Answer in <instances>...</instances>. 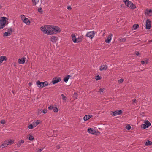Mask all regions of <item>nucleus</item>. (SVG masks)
<instances>
[{
    "mask_svg": "<svg viewBox=\"0 0 152 152\" xmlns=\"http://www.w3.org/2000/svg\"><path fill=\"white\" fill-rule=\"evenodd\" d=\"M38 11L41 14H42L43 13V11L42 9L41 8H39L38 9Z\"/></svg>",
    "mask_w": 152,
    "mask_h": 152,
    "instance_id": "obj_32",
    "label": "nucleus"
},
{
    "mask_svg": "<svg viewBox=\"0 0 152 152\" xmlns=\"http://www.w3.org/2000/svg\"><path fill=\"white\" fill-rule=\"evenodd\" d=\"M44 148H40L41 149H42V151L43 150V149Z\"/></svg>",
    "mask_w": 152,
    "mask_h": 152,
    "instance_id": "obj_56",
    "label": "nucleus"
},
{
    "mask_svg": "<svg viewBox=\"0 0 152 152\" xmlns=\"http://www.w3.org/2000/svg\"><path fill=\"white\" fill-rule=\"evenodd\" d=\"M14 152H17V151H15Z\"/></svg>",
    "mask_w": 152,
    "mask_h": 152,
    "instance_id": "obj_58",
    "label": "nucleus"
},
{
    "mask_svg": "<svg viewBox=\"0 0 152 152\" xmlns=\"http://www.w3.org/2000/svg\"><path fill=\"white\" fill-rule=\"evenodd\" d=\"M24 141L23 140H21L19 141L16 144V145L18 147H20L21 145V144L24 143Z\"/></svg>",
    "mask_w": 152,
    "mask_h": 152,
    "instance_id": "obj_19",
    "label": "nucleus"
},
{
    "mask_svg": "<svg viewBox=\"0 0 152 152\" xmlns=\"http://www.w3.org/2000/svg\"><path fill=\"white\" fill-rule=\"evenodd\" d=\"M42 151V149H38L37 152H41Z\"/></svg>",
    "mask_w": 152,
    "mask_h": 152,
    "instance_id": "obj_51",
    "label": "nucleus"
},
{
    "mask_svg": "<svg viewBox=\"0 0 152 152\" xmlns=\"http://www.w3.org/2000/svg\"><path fill=\"white\" fill-rule=\"evenodd\" d=\"M151 125V123L148 120L145 121V124L141 125V127L143 129L148 128Z\"/></svg>",
    "mask_w": 152,
    "mask_h": 152,
    "instance_id": "obj_5",
    "label": "nucleus"
},
{
    "mask_svg": "<svg viewBox=\"0 0 152 152\" xmlns=\"http://www.w3.org/2000/svg\"><path fill=\"white\" fill-rule=\"evenodd\" d=\"M77 94L76 93H75L74 94L73 97L74 98V99H77Z\"/></svg>",
    "mask_w": 152,
    "mask_h": 152,
    "instance_id": "obj_31",
    "label": "nucleus"
},
{
    "mask_svg": "<svg viewBox=\"0 0 152 152\" xmlns=\"http://www.w3.org/2000/svg\"><path fill=\"white\" fill-rule=\"evenodd\" d=\"M56 147L58 149H59L60 148V146L59 145L57 146Z\"/></svg>",
    "mask_w": 152,
    "mask_h": 152,
    "instance_id": "obj_52",
    "label": "nucleus"
},
{
    "mask_svg": "<svg viewBox=\"0 0 152 152\" xmlns=\"http://www.w3.org/2000/svg\"><path fill=\"white\" fill-rule=\"evenodd\" d=\"M41 30L44 33L49 35V34H48L49 31L48 30H49V29L48 28L47 26H44V27H41Z\"/></svg>",
    "mask_w": 152,
    "mask_h": 152,
    "instance_id": "obj_6",
    "label": "nucleus"
},
{
    "mask_svg": "<svg viewBox=\"0 0 152 152\" xmlns=\"http://www.w3.org/2000/svg\"><path fill=\"white\" fill-rule=\"evenodd\" d=\"M58 38L56 37L53 36L51 38V41L53 42H56Z\"/></svg>",
    "mask_w": 152,
    "mask_h": 152,
    "instance_id": "obj_16",
    "label": "nucleus"
},
{
    "mask_svg": "<svg viewBox=\"0 0 152 152\" xmlns=\"http://www.w3.org/2000/svg\"><path fill=\"white\" fill-rule=\"evenodd\" d=\"M145 63V62L144 61H141V63L142 64H144Z\"/></svg>",
    "mask_w": 152,
    "mask_h": 152,
    "instance_id": "obj_50",
    "label": "nucleus"
},
{
    "mask_svg": "<svg viewBox=\"0 0 152 152\" xmlns=\"http://www.w3.org/2000/svg\"><path fill=\"white\" fill-rule=\"evenodd\" d=\"M4 35L5 36H8L10 35H11L10 34V33L7 32H6L4 34Z\"/></svg>",
    "mask_w": 152,
    "mask_h": 152,
    "instance_id": "obj_37",
    "label": "nucleus"
},
{
    "mask_svg": "<svg viewBox=\"0 0 152 152\" xmlns=\"http://www.w3.org/2000/svg\"><path fill=\"white\" fill-rule=\"evenodd\" d=\"M121 41L122 42H125L126 41V39L125 38H123L121 39Z\"/></svg>",
    "mask_w": 152,
    "mask_h": 152,
    "instance_id": "obj_49",
    "label": "nucleus"
},
{
    "mask_svg": "<svg viewBox=\"0 0 152 152\" xmlns=\"http://www.w3.org/2000/svg\"><path fill=\"white\" fill-rule=\"evenodd\" d=\"M147 63H148L147 62H146V64H147Z\"/></svg>",
    "mask_w": 152,
    "mask_h": 152,
    "instance_id": "obj_57",
    "label": "nucleus"
},
{
    "mask_svg": "<svg viewBox=\"0 0 152 152\" xmlns=\"http://www.w3.org/2000/svg\"><path fill=\"white\" fill-rule=\"evenodd\" d=\"M135 54L137 56H138L140 54V53L138 51H136L135 52Z\"/></svg>",
    "mask_w": 152,
    "mask_h": 152,
    "instance_id": "obj_47",
    "label": "nucleus"
},
{
    "mask_svg": "<svg viewBox=\"0 0 152 152\" xmlns=\"http://www.w3.org/2000/svg\"><path fill=\"white\" fill-rule=\"evenodd\" d=\"M67 9L69 10H70L71 9V8L70 6H69L67 7Z\"/></svg>",
    "mask_w": 152,
    "mask_h": 152,
    "instance_id": "obj_48",
    "label": "nucleus"
},
{
    "mask_svg": "<svg viewBox=\"0 0 152 152\" xmlns=\"http://www.w3.org/2000/svg\"><path fill=\"white\" fill-rule=\"evenodd\" d=\"M39 124V120H37L36 122H34L32 123V124L35 127L36 126Z\"/></svg>",
    "mask_w": 152,
    "mask_h": 152,
    "instance_id": "obj_24",
    "label": "nucleus"
},
{
    "mask_svg": "<svg viewBox=\"0 0 152 152\" xmlns=\"http://www.w3.org/2000/svg\"><path fill=\"white\" fill-rule=\"evenodd\" d=\"M132 101L133 102V103H136L137 102V101L135 99H133Z\"/></svg>",
    "mask_w": 152,
    "mask_h": 152,
    "instance_id": "obj_46",
    "label": "nucleus"
},
{
    "mask_svg": "<svg viewBox=\"0 0 152 152\" xmlns=\"http://www.w3.org/2000/svg\"><path fill=\"white\" fill-rule=\"evenodd\" d=\"M87 131L88 132L91 133L92 134H95V133H96V131L95 130H93L91 128L88 129Z\"/></svg>",
    "mask_w": 152,
    "mask_h": 152,
    "instance_id": "obj_18",
    "label": "nucleus"
},
{
    "mask_svg": "<svg viewBox=\"0 0 152 152\" xmlns=\"http://www.w3.org/2000/svg\"><path fill=\"white\" fill-rule=\"evenodd\" d=\"M47 27L49 29L48 34H49V35L56 34L61 31V29L58 26L47 25Z\"/></svg>",
    "mask_w": 152,
    "mask_h": 152,
    "instance_id": "obj_1",
    "label": "nucleus"
},
{
    "mask_svg": "<svg viewBox=\"0 0 152 152\" xmlns=\"http://www.w3.org/2000/svg\"><path fill=\"white\" fill-rule=\"evenodd\" d=\"M139 25L138 24H135L133 26V28L134 30L136 29L137 28H139Z\"/></svg>",
    "mask_w": 152,
    "mask_h": 152,
    "instance_id": "obj_26",
    "label": "nucleus"
},
{
    "mask_svg": "<svg viewBox=\"0 0 152 152\" xmlns=\"http://www.w3.org/2000/svg\"><path fill=\"white\" fill-rule=\"evenodd\" d=\"M23 21L27 25H29L30 23L28 19L26 18H24Z\"/></svg>",
    "mask_w": 152,
    "mask_h": 152,
    "instance_id": "obj_21",
    "label": "nucleus"
},
{
    "mask_svg": "<svg viewBox=\"0 0 152 152\" xmlns=\"http://www.w3.org/2000/svg\"><path fill=\"white\" fill-rule=\"evenodd\" d=\"M104 88H100L99 89V92H103L104 91Z\"/></svg>",
    "mask_w": 152,
    "mask_h": 152,
    "instance_id": "obj_42",
    "label": "nucleus"
},
{
    "mask_svg": "<svg viewBox=\"0 0 152 152\" xmlns=\"http://www.w3.org/2000/svg\"><path fill=\"white\" fill-rule=\"evenodd\" d=\"M93 116L92 115H86L83 118L84 120L85 121H87L91 117H92Z\"/></svg>",
    "mask_w": 152,
    "mask_h": 152,
    "instance_id": "obj_14",
    "label": "nucleus"
},
{
    "mask_svg": "<svg viewBox=\"0 0 152 152\" xmlns=\"http://www.w3.org/2000/svg\"><path fill=\"white\" fill-rule=\"evenodd\" d=\"M107 67L106 64H103L101 65L99 70L100 71L106 70L107 69Z\"/></svg>",
    "mask_w": 152,
    "mask_h": 152,
    "instance_id": "obj_12",
    "label": "nucleus"
},
{
    "mask_svg": "<svg viewBox=\"0 0 152 152\" xmlns=\"http://www.w3.org/2000/svg\"><path fill=\"white\" fill-rule=\"evenodd\" d=\"M7 58L5 56H2L0 57V64L4 60H7Z\"/></svg>",
    "mask_w": 152,
    "mask_h": 152,
    "instance_id": "obj_20",
    "label": "nucleus"
},
{
    "mask_svg": "<svg viewBox=\"0 0 152 152\" xmlns=\"http://www.w3.org/2000/svg\"><path fill=\"white\" fill-rule=\"evenodd\" d=\"M0 123L2 124H4L5 123V121L4 120H2L1 121Z\"/></svg>",
    "mask_w": 152,
    "mask_h": 152,
    "instance_id": "obj_44",
    "label": "nucleus"
},
{
    "mask_svg": "<svg viewBox=\"0 0 152 152\" xmlns=\"http://www.w3.org/2000/svg\"><path fill=\"white\" fill-rule=\"evenodd\" d=\"M29 85V86H31L32 84V83L31 82H30L29 83V84H28Z\"/></svg>",
    "mask_w": 152,
    "mask_h": 152,
    "instance_id": "obj_53",
    "label": "nucleus"
},
{
    "mask_svg": "<svg viewBox=\"0 0 152 152\" xmlns=\"http://www.w3.org/2000/svg\"><path fill=\"white\" fill-rule=\"evenodd\" d=\"M123 81L124 80L122 78H121L118 80V83H121L123 82Z\"/></svg>",
    "mask_w": 152,
    "mask_h": 152,
    "instance_id": "obj_40",
    "label": "nucleus"
},
{
    "mask_svg": "<svg viewBox=\"0 0 152 152\" xmlns=\"http://www.w3.org/2000/svg\"><path fill=\"white\" fill-rule=\"evenodd\" d=\"M5 17H2L0 20V29H1L5 26L6 23V19Z\"/></svg>",
    "mask_w": 152,
    "mask_h": 152,
    "instance_id": "obj_4",
    "label": "nucleus"
},
{
    "mask_svg": "<svg viewBox=\"0 0 152 152\" xmlns=\"http://www.w3.org/2000/svg\"><path fill=\"white\" fill-rule=\"evenodd\" d=\"M34 139V137L33 136H31V135H30L29 137V140L30 141H32Z\"/></svg>",
    "mask_w": 152,
    "mask_h": 152,
    "instance_id": "obj_38",
    "label": "nucleus"
},
{
    "mask_svg": "<svg viewBox=\"0 0 152 152\" xmlns=\"http://www.w3.org/2000/svg\"><path fill=\"white\" fill-rule=\"evenodd\" d=\"M72 37V40L75 43H77V38L75 37V35L72 34L71 35Z\"/></svg>",
    "mask_w": 152,
    "mask_h": 152,
    "instance_id": "obj_15",
    "label": "nucleus"
},
{
    "mask_svg": "<svg viewBox=\"0 0 152 152\" xmlns=\"http://www.w3.org/2000/svg\"><path fill=\"white\" fill-rule=\"evenodd\" d=\"M36 83L37 86L40 88L46 86L48 85V82L46 81L44 82H40L39 80H38L37 82Z\"/></svg>",
    "mask_w": 152,
    "mask_h": 152,
    "instance_id": "obj_3",
    "label": "nucleus"
},
{
    "mask_svg": "<svg viewBox=\"0 0 152 152\" xmlns=\"http://www.w3.org/2000/svg\"><path fill=\"white\" fill-rule=\"evenodd\" d=\"M2 7L1 5L0 4V9L2 8Z\"/></svg>",
    "mask_w": 152,
    "mask_h": 152,
    "instance_id": "obj_54",
    "label": "nucleus"
},
{
    "mask_svg": "<svg viewBox=\"0 0 152 152\" xmlns=\"http://www.w3.org/2000/svg\"><path fill=\"white\" fill-rule=\"evenodd\" d=\"M53 106L52 105H50L49 107H48V109L50 110H52V109L53 108Z\"/></svg>",
    "mask_w": 152,
    "mask_h": 152,
    "instance_id": "obj_45",
    "label": "nucleus"
},
{
    "mask_svg": "<svg viewBox=\"0 0 152 152\" xmlns=\"http://www.w3.org/2000/svg\"><path fill=\"white\" fill-rule=\"evenodd\" d=\"M71 77V76L70 75H67L65 77L63 80L65 82H67L68 80L69 79L70 77Z\"/></svg>",
    "mask_w": 152,
    "mask_h": 152,
    "instance_id": "obj_23",
    "label": "nucleus"
},
{
    "mask_svg": "<svg viewBox=\"0 0 152 152\" xmlns=\"http://www.w3.org/2000/svg\"><path fill=\"white\" fill-rule=\"evenodd\" d=\"M113 35L112 34H110L107 37V39L105 40V42L107 43H109L111 39V37Z\"/></svg>",
    "mask_w": 152,
    "mask_h": 152,
    "instance_id": "obj_13",
    "label": "nucleus"
},
{
    "mask_svg": "<svg viewBox=\"0 0 152 152\" xmlns=\"http://www.w3.org/2000/svg\"><path fill=\"white\" fill-rule=\"evenodd\" d=\"M33 124H31L30 125H28V126L29 129H31L33 128Z\"/></svg>",
    "mask_w": 152,
    "mask_h": 152,
    "instance_id": "obj_34",
    "label": "nucleus"
},
{
    "mask_svg": "<svg viewBox=\"0 0 152 152\" xmlns=\"http://www.w3.org/2000/svg\"><path fill=\"white\" fill-rule=\"evenodd\" d=\"M123 1L125 3V4L128 7L131 9H134L136 8V6L135 4L128 0H123Z\"/></svg>",
    "mask_w": 152,
    "mask_h": 152,
    "instance_id": "obj_2",
    "label": "nucleus"
},
{
    "mask_svg": "<svg viewBox=\"0 0 152 152\" xmlns=\"http://www.w3.org/2000/svg\"><path fill=\"white\" fill-rule=\"evenodd\" d=\"M151 22L149 19H148L146 21V28L147 29H150L151 27Z\"/></svg>",
    "mask_w": 152,
    "mask_h": 152,
    "instance_id": "obj_11",
    "label": "nucleus"
},
{
    "mask_svg": "<svg viewBox=\"0 0 152 152\" xmlns=\"http://www.w3.org/2000/svg\"><path fill=\"white\" fill-rule=\"evenodd\" d=\"M61 97L62 99L64 100H66L67 99V98L66 96H65L63 94H62L61 95Z\"/></svg>",
    "mask_w": 152,
    "mask_h": 152,
    "instance_id": "obj_33",
    "label": "nucleus"
},
{
    "mask_svg": "<svg viewBox=\"0 0 152 152\" xmlns=\"http://www.w3.org/2000/svg\"><path fill=\"white\" fill-rule=\"evenodd\" d=\"M126 128L128 130H129L131 129V127L129 125H128L126 127Z\"/></svg>",
    "mask_w": 152,
    "mask_h": 152,
    "instance_id": "obj_39",
    "label": "nucleus"
},
{
    "mask_svg": "<svg viewBox=\"0 0 152 152\" xmlns=\"http://www.w3.org/2000/svg\"><path fill=\"white\" fill-rule=\"evenodd\" d=\"M42 112L43 113L45 114L47 112V110L46 109H43L42 110Z\"/></svg>",
    "mask_w": 152,
    "mask_h": 152,
    "instance_id": "obj_43",
    "label": "nucleus"
},
{
    "mask_svg": "<svg viewBox=\"0 0 152 152\" xmlns=\"http://www.w3.org/2000/svg\"><path fill=\"white\" fill-rule=\"evenodd\" d=\"M82 40V38L81 37H78V38H77V43L81 42Z\"/></svg>",
    "mask_w": 152,
    "mask_h": 152,
    "instance_id": "obj_35",
    "label": "nucleus"
},
{
    "mask_svg": "<svg viewBox=\"0 0 152 152\" xmlns=\"http://www.w3.org/2000/svg\"><path fill=\"white\" fill-rule=\"evenodd\" d=\"M39 0H32V1L33 4V6L36 5L39 1Z\"/></svg>",
    "mask_w": 152,
    "mask_h": 152,
    "instance_id": "obj_27",
    "label": "nucleus"
},
{
    "mask_svg": "<svg viewBox=\"0 0 152 152\" xmlns=\"http://www.w3.org/2000/svg\"><path fill=\"white\" fill-rule=\"evenodd\" d=\"M7 32L10 33V34L11 35L12 34V28H9L7 29Z\"/></svg>",
    "mask_w": 152,
    "mask_h": 152,
    "instance_id": "obj_30",
    "label": "nucleus"
},
{
    "mask_svg": "<svg viewBox=\"0 0 152 152\" xmlns=\"http://www.w3.org/2000/svg\"><path fill=\"white\" fill-rule=\"evenodd\" d=\"M25 59L26 58L25 57H23L21 59H19L18 60V62L20 64H23L25 62Z\"/></svg>",
    "mask_w": 152,
    "mask_h": 152,
    "instance_id": "obj_17",
    "label": "nucleus"
},
{
    "mask_svg": "<svg viewBox=\"0 0 152 152\" xmlns=\"http://www.w3.org/2000/svg\"><path fill=\"white\" fill-rule=\"evenodd\" d=\"M61 79L60 78L55 77L53 79L52 83L53 84H55L61 81Z\"/></svg>",
    "mask_w": 152,
    "mask_h": 152,
    "instance_id": "obj_9",
    "label": "nucleus"
},
{
    "mask_svg": "<svg viewBox=\"0 0 152 152\" xmlns=\"http://www.w3.org/2000/svg\"><path fill=\"white\" fill-rule=\"evenodd\" d=\"M94 35L95 33L94 31H90L88 32L87 33L86 36L87 37L90 38L91 39L94 37Z\"/></svg>",
    "mask_w": 152,
    "mask_h": 152,
    "instance_id": "obj_7",
    "label": "nucleus"
},
{
    "mask_svg": "<svg viewBox=\"0 0 152 152\" xmlns=\"http://www.w3.org/2000/svg\"><path fill=\"white\" fill-rule=\"evenodd\" d=\"M149 42H152V40H150V41H149Z\"/></svg>",
    "mask_w": 152,
    "mask_h": 152,
    "instance_id": "obj_55",
    "label": "nucleus"
},
{
    "mask_svg": "<svg viewBox=\"0 0 152 152\" xmlns=\"http://www.w3.org/2000/svg\"><path fill=\"white\" fill-rule=\"evenodd\" d=\"M102 77H101L99 76V75H98L96 76L95 77V79H96V80H100L101 79Z\"/></svg>",
    "mask_w": 152,
    "mask_h": 152,
    "instance_id": "obj_36",
    "label": "nucleus"
},
{
    "mask_svg": "<svg viewBox=\"0 0 152 152\" xmlns=\"http://www.w3.org/2000/svg\"><path fill=\"white\" fill-rule=\"evenodd\" d=\"M122 113V111L121 110H117L116 111L113 112V116H116L120 115Z\"/></svg>",
    "mask_w": 152,
    "mask_h": 152,
    "instance_id": "obj_10",
    "label": "nucleus"
},
{
    "mask_svg": "<svg viewBox=\"0 0 152 152\" xmlns=\"http://www.w3.org/2000/svg\"><path fill=\"white\" fill-rule=\"evenodd\" d=\"M53 111L55 112H57L58 111V109L56 107H53L52 109Z\"/></svg>",
    "mask_w": 152,
    "mask_h": 152,
    "instance_id": "obj_28",
    "label": "nucleus"
},
{
    "mask_svg": "<svg viewBox=\"0 0 152 152\" xmlns=\"http://www.w3.org/2000/svg\"><path fill=\"white\" fill-rule=\"evenodd\" d=\"M145 14L146 16H152V9L148 10L146 9L145 11Z\"/></svg>",
    "mask_w": 152,
    "mask_h": 152,
    "instance_id": "obj_8",
    "label": "nucleus"
},
{
    "mask_svg": "<svg viewBox=\"0 0 152 152\" xmlns=\"http://www.w3.org/2000/svg\"><path fill=\"white\" fill-rule=\"evenodd\" d=\"M145 145L147 146L152 145V142H151L149 140H148L146 142Z\"/></svg>",
    "mask_w": 152,
    "mask_h": 152,
    "instance_id": "obj_25",
    "label": "nucleus"
},
{
    "mask_svg": "<svg viewBox=\"0 0 152 152\" xmlns=\"http://www.w3.org/2000/svg\"><path fill=\"white\" fill-rule=\"evenodd\" d=\"M21 18L22 20H23L24 19L26 18L24 15H21Z\"/></svg>",
    "mask_w": 152,
    "mask_h": 152,
    "instance_id": "obj_41",
    "label": "nucleus"
},
{
    "mask_svg": "<svg viewBox=\"0 0 152 152\" xmlns=\"http://www.w3.org/2000/svg\"><path fill=\"white\" fill-rule=\"evenodd\" d=\"M8 145H11L14 143V140H10L7 141Z\"/></svg>",
    "mask_w": 152,
    "mask_h": 152,
    "instance_id": "obj_29",
    "label": "nucleus"
},
{
    "mask_svg": "<svg viewBox=\"0 0 152 152\" xmlns=\"http://www.w3.org/2000/svg\"><path fill=\"white\" fill-rule=\"evenodd\" d=\"M8 145L7 141H5L3 144L1 145V146L2 147V148H5L7 147Z\"/></svg>",
    "mask_w": 152,
    "mask_h": 152,
    "instance_id": "obj_22",
    "label": "nucleus"
}]
</instances>
